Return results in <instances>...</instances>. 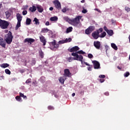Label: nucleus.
<instances>
[{
  "instance_id": "nucleus-1",
  "label": "nucleus",
  "mask_w": 130,
  "mask_h": 130,
  "mask_svg": "<svg viewBox=\"0 0 130 130\" xmlns=\"http://www.w3.org/2000/svg\"><path fill=\"white\" fill-rule=\"evenodd\" d=\"M86 53L83 50H80L76 52L72 53L71 55L72 56H74V60H79V61H81L82 63H83V56L82 55L79 54H85Z\"/></svg>"
},
{
  "instance_id": "nucleus-2",
  "label": "nucleus",
  "mask_w": 130,
  "mask_h": 130,
  "mask_svg": "<svg viewBox=\"0 0 130 130\" xmlns=\"http://www.w3.org/2000/svg\"><path fill=\"white\" fill-rule=\"evenodd\" d=\"M13 35H12V32L9 31L8 34L5 36L4 40H5L7 44H11L13 41Z\"/></svg>"
},
{
  "instance_id": "nucleus-3",
  "label": "nucleus",
  "mask_w": 130,
  "mask_h": 130,
  "mask_svg": "<svg viewBox=\"0 0 130 130\" xmlns=\"http://www.w3.org/2000/svg\"><path fill=\"white\" fill-rule=\"evenodd\" d=\"M82 19V17L80 16H77L75 18H74L73 19H71V22L73 26H78L79 24H81V22H80V20Z\"/></svg>"
},
{
  "instance_id": "nucleus-4",
  "label": "nucleus",
  "mask_w": 130,
  "mask_h": 130,
  "mask_svg": "<svg viewBox=\"0 0 130 130\" xmlns=\"http://www.w3.org/2000/svg\"><path fill=\"white\" fill-rule=\"evenodd\" d=\"M10 23L6 20H3L0 18V27L1 29H8Z\"/></svg>"
},
{
  "instance_id": "nucleus-5",
  "label": "nucleus",
  "mask_w": 130,
  "mask_h": 130,
  "mask_svg": "<svg viewBox=\"0 0 130 130\" xmlns=\"http://www.w3.org/2000/svg\"><path fill=\"white\" fill-rule=\"evenodd\" d=\"M53 4L54 5L55 7L57 10H60L61 9V5H60V2L58 0H55L53 2Z\"/></svg>"
},
{
  "instance_id": "nucleus-6",
  "label": "nucleus",
  "mask_w": 130,
  "mask_h": 130,
  "mask_svg": "<svg viewBox=\"0 0 130 130\" xmlns=\"http://www.w3.org/2000/svg\"><path fill=\"white\" fill-rule=\"evenodd\" d=\"M93 64L94 69L95 70H98V69H100V63L98 61L94 60L92 61Z\"/></svg>"
},
{
  "instance_id": "nucleus-7",
  "label": "nucleus",
  "mask_w": 130,
  "mask_h": 130,
  "mask_svg": "<svg viewBox=\"0 0 130 130\" xmlns=\"http://www.w3.org/2000/svg\"><path fill=\"white\" fill-rule=\"evenodd\" d=\"M50 46H54V48H58L59 47V45L58 44H56V41L55 40H53V42H51L49 43Z\"/></svg>"
},
{
  "instance_id": "nucleus-8",
  "label": "nucleus",
  "mask_w": 130,
  "mask_h": 130,
  "mask_svg": "<svg viewBox=\"0 0 130 130\" xmlns=\"http://www.w3.org/2000/svg\"><path fill=\"white\" fill-rule=\"evenodd\" d=\"M72 75V73H71V72H70V70L69 69H66L64 70V74L63 76L67 78V77H69L70 76Z\"/></svg>"
},
{
  "instance_id": "nucleus-9",
  "label": "nucleus",
  "mask_w": 130,
  "mask_h": 130,
  "mask_svg": "<svg viewBox=\"0 0 130 130\" xmlns=\"http://www.w3.org/2000/svg\"><path fill=\"white\" fill-rule=\"evenodd\" d=\"M24 43L27 42V43H29V44H32L34 42H35V40L32 38H26L24 40Z\"/></svg>"
},
{
  "instance_id": "nucleus-10",
  "label": "nucleus",
  "mask_w": 130,
  "mask_h": 130,
  "mask_svg": "<svg viewBox=\"0 0 130 130\" xmlns=\"http://www.w3.org/2000/svg\"><path fill=\"white\" fill-rule=\"evenodd\" d=\"M93 45L96 49H100V47L101 46V43L99 41L94 42Z\"/></svg>"
},
{
  "instance_id": "nucleus-11",
  "label": "nucleus",
  "mask_w": 130,
  "mask_h": 130,
  "mask_svg": "<svg viewBox=\"0 0 130 130\" xmlns=\"http://www.w3.org/2000/svg\"><path fill=\"white\" fill-rule=\"evenodd\" d=\"M79 49L80 48H79V47L75 46V47L69 49V51H70V52H75V51H78V50H79Z\"/></svg>"
},
{
  "instance_id": "nucleus-12",
  "label": "nucleus",
  "mask_w": 130,
  "mask_h": 130,
  "mask_svg": "<svg viewBox=\"0 0 130 130\" xmlns=\"http://www.w3.org/2000/svg\"><path fill=\"white\" fill-rule=\"evenodd\" d=\"M40 40L41 42L43 43V45L44 46H45V45H46V40L45 39L44 36H41V37H40Z\"/></svg>"
},
{
  "instance_id": "nucleus-13",
  "label": "nucleus",
  "mask_w": 130,
  "mask_h": 130,
  "mask_svg": "<svg viewBox=\"0 0 130 130\" xmlns=\"http://www.w3.org/2000/svg\"><path fill=\"white\" fill-rule=\"evenodd\" d=\"M92 36L93 39H97L99 37V32H98L96 30L92 33Z\"/></svg>"
},
{
  "instance_id": "nucleus-14",
  "label": "nucleus",
  "mask_w": 130,
  "mask_h": 130,
  "mask_svg": "<svg viewBox=\"0 0 130 130\" xmlns=\"http://www.w3.org/2000/svg\"><path fill=\"white\" fill-rule=\"evenodd\" d=\"M58 80L59 82L61 83L62 85H63V84H64V81L67 80V78L66 77V76H63L59 78Z\"/></svg>"
},
{
  "instance_id": "nucleus-15",
  "label": "nucleus",
  "mask_w": 130,
  "mask_h": 130,
  "mask_svg": "<svg viewBox=\"0 0 130 130\" xmlns=\"http://www.w3.org/2000/svg\"><path fill=\"white\" fill-rule=\"evenodd\" d=\"M0 45L4 48H6V43H5V40L2 37H0Z\"/></svg>"
},
{
  "instance_id": "nucleus-16",
  "label": "nucleus",
  "mask_w": 130,
  "mask_h": 130,
  "mask_svg": "<svg viewBox=\"0 0 130 130\" xmlns=\"http://www.w3.org/2000/svg\"><path fill=\"white\" fill-rule=\"evenodd\" d=\"M37 9L39 13H42V12L44 11L43 8H42L41 6L40 5H37Z\"/></svg>"
},
{
  "instance_id": "nucleus-17",
  "label": "nucleus",
  "mask_w": 130,
  "mask_h": 130,
  "mask_svg": "<svg viewBox=\"0 0 130 130\" xmlns=\"http://www.w3.org/2000/svg\"><path fill=\"white\" fill-rule=\"evenodd\" d=\"M29 10L30 12H31V13H33L34 12H35L36 10H37V8L35 6H32V7L29 8Z\"/></svg>"
},
{
  "instance_id": "nucleus-18",
  "label": "nucleus",
  "mask_w": 130,
  "mask_h": 130,
  "mask_svg": "<svg viewBox=\"0 0 130 130\" xmlns=\"http://www.w3.org/2000/svg\"><path fill=\"white\" fill-rule=\"evenodd\" d=\"M16 17H17L18 22H21V21H22V17L21 14H20V13H17L16 15Z\"/></svg>"
},
{
  "instance_id": "nucleus-19",
  "label": "nucleus",
  "mask_w": 130,
  "mask_h": 130,
  "mask_svg": "<svg viewBox=\"0 0 130 130\" xmlns=\"http://www.w3.org/2000/svg\"><path fill=\"white\" fill-rule=\"evenodd\" d=\"M50 21L52 22H56L58 20V18L57 16L52 17L50 18Z\"/></svg>"
},
{
  "instance_id": "nucleus-20",
  "label": "nucleus",
  "mask_w": 130,
  "mask_h": 130,
  "mask_svg": "<svg viewBox=\"0 0 130 130\" xmlns=\"http://www.w3.org/2000/svg\"><path fill=\"white\" fill-rule=\"evenodd\" d=\"M105 31H106L107 33L110 36H112L113 35V30H106L105 29Z\"/></svg>"
},
{
  "instance_id": "nucleus-21",
  "label": "nucleus",
  "mask_w": 130,
  "mask_h": 130,
  "mask_svg": "<svg viewBox=\"0 0 130 130\" xmlns=\"http://www.w3.org/2000/svg\"><path fill=\"white\" fill-rule=\"evenodd\" d=\"M1 67L3 69H6V68H8V67H10V64L7 63H4L2 64V65H1Z\"/></svg>"
},
{
  "instance_id": "nucleus-22",
  "label": "nucleus",
  "mask_w": 130,
  "mask_h": 130,
  "mask_svg": "<svg viewBox=\"0 0 130 130\" xmlns=\"http://www.w3.org/2000/svg\"><path fill=\"white\" fill-rule=\"evenodd\" d=\"M84 64L85 66H88L89 67H87L88 71H92V66L90 65L89 63H88L86 62H84Z\"/></svg>"
},
{
  "instance_id": "nucleus-23",
  "label": "nucleus",
  "mask_w": 130,
  "mask_h": 130,
  "mask_svg": "<svg viewBox=\"0 0 130 130\" xmlns=\"http://www.w3.org/2000/svg\"><path fill=\"white\" fill-rule=\"evenodd\" d=\"M39 54L41 58H43L44 57V53H43L42 50H41L39 51Z\"/></svg>"
},
{
  "instance_id": "nucleus-24",
  "label": "nucleus",
  "mask_w": 130,
  "mask_h": 130,
  "mask_svg": "<svg viewBox=\"0 0 130 130\" xmlns=\"http://www.w3.org/2000/svg\"><path fill=\"white\" fill-rule=\"evenodd\" d=\"M33 22H35L36 25H39L40 24V22H39V19H38L37 18H35Z\"/></svg>"
},
{
  "instance_id": "nucleus-25",
  "label": "nucleus",
  "mask_w": 130,
  "mask_h": 130,
  "mask_svg": "<svg viewBox=\"0 0 130 130\" xmlns=\"http://www.w3.org/2000/svg\"><path fill=\"white\" fill-rule=\"evenodd\" d=\"M73 31V27L70 26L69 27L67 28L66 30V33L68 34V33H70Z\"/></svg>"
},
{
  "instance_id": "nucleus-26",
  "label": "nucleus",
  "mask_w": 130,
  "mask_h": 130,
  "mask_svg": "<svg viewBox=\"0 0 130 130\" xmlns=\"http://www.w3.org/2000/svg\"><path fill=\"white\" fill-rule=\"evenodd\" d=\"M20 27H21V21H17V23L15 27V30H18Z\"/></svg>"
},
{
  "instance_id": "nucleus-27",
  "label": "nucleus",
  "mask_w": 130,
  "mask_h": 130,
  "mask_svg": "<svg viewBox=\"0 0 130 130\" xmlns=\"http://www.w3.org/2000/svg\"><path fill=\"white\" fill-rule=\"evenodd\" d=\"M48 31H49V29H48V28H43L41 30V33H47V32H48Z\"/></svg>"
},
{
  "instance_id": "nucleus-28",
  "label": "nucleus",
  "mask_w": 130,
  "mask_h": 130,
  "mask_svg": "<svg viewBox=\"0 0 130 130\" xmlns=\"http://www.w3.org/2000/svg\"><path fill=\"white\" fill-rule=\"evenodd\" d=\"M88 29L90 32H93L94 30H95V26H90L88 27Z\"/></svg>"
},
{
  "instance_id": "nucleus-29",
  "label": "nucleus",
  "mask_w": 130,
  "mask_h": 130,
  "mask_svg": "<svg viewBox=\"0 0 130 130\" xmlns=\"http://www.w3.org/2000/svg\"><path fill=\"white\" fill-rule=\"evenodd\" d=\"M106 36V32L105 31L103 32L101 35H99V37L101 38H104Z\"/></svg>"
},
{
  "instance_id": "nucleus-30",
  "label": "nucleus",
  "mask_w": 130,
  "mask_h": 130,
  "mask_svg": "<svg viewBox=\"0 0 130 130\" xmlns=\"http://www.w3.org/2000/svg\"><path fill=\"white\" fill-rule=\"evenodd\" d=\"M111 45L112 48H113V49H114L115 50H117V49H118L117 46H116V45H115V44L112 43V44H111Z\"/></svg>"
},
{
  "instance_id": "nucleus-31",
  "label": "nucleus",
  "mask_w": 130,
  "mask_h": 130,
  "mask_svg": "<svg viewBox=\"0 0 130 130\" xmlns=\"http://www.w3.org/2000/svg\"><path fill=\"white\" fill-rule=\"evenodd\" d=\"M63 19L64 21H66V22H70V23L71 21L72 20V19H70L68 16L64 17Z\"/></svg>"
},
{
  "instance_id": "nucleus-32",
  "label": "nucleus",
  "mask_w": 130,
  "mask_h": 130,
  "mask_svg": "<svg viewBox=\"0 0 130 130\" xmlns=\"http://www.w3.org/2000/svg\"><path fill=\"white\" fill-rule=\"evenodd\" d=\"M26 25H30L31 24V19L27 18L26 20Z\"/></svg>"
},
{
  "instance_id": "nucleus-33",
  "label": "nucleus",
  "mask_w": 130,
  "mask_h": 130,
  "mask_svg": "<svg viewBox=\"0 0 130 130\" xmlns=\"http://www.w3.org/2000/svg\"><path fill=\"white\" fill-rule=\"evenodd\" d=\"M19 96L20 97H22L23 99H27V96L24 95L22 92H19Z\"/></svg>"
},
{
  "instance_id": "nucleus-34",
  "label": "nucleus",
  "mask_w": 130,
  "mask_h": 130,
  "mask_svg": "<svg viewBox=\"0 0 130 130\" xmlns=\"http://www.w3.org/2000/svg\"><path fill=\"white\" fill-rule=\"evenodd\" d=\"M6 16L7 19H9V18H10V17H11V13L9 12H6Z\"/></svg>"
},
{
  "instance_id": "nucleus-35",
  "label": "nucleus",
  "mask_w": 130,
  "mask_h": 130,
  "mask_svg": "<svg viewBox=\"0 0 130 130\" xmlns=\"http://www.w3.org/2000/svg\"><path fill=\"white\" fill-rule=\"evenodd\" d=\"M91 32L90 31V30L87 28L85 30V34H87V35H89V34H91Z\"/></svg>"
},
{
  "instance_id": "nucleus-36",
  "label": "nucleus",
  "mask_w": 130,
  "mask_h": 130,
  "mask_svg": "<svg viewBox=\"0 0 130 130\" xmlns=\"http://www.w3.org/2000/svg\"><path fill=\"white\" fill-rule=\"evenodd\" d=\"M15 99H16V100H17V101H19V102H20V101H21V100H22V98H21V96H20V95L16 96L15 97Z\"/></svg>"
},
{
  "instance_id": "nucleus-37",
  "label": "nucleus",
  "mask_w": 130,
  "mask_h": 130,
  "mask_svg": "<svg viewBox=\"0 0 130 130\" xmlns=\"http://www.w3.org/2000/svg\"><path fill=\"white\" fill-rule=\"evenodd\" d=\"M63 43H67V41H66V40H65L59 41L58 42L59 44H63Z\"/></svg>"
},
{
  "instance_id": "nucleus-38",
  "label": "nucleus",
  "mask_w": 130,
  "mask_h": 130,
  "mask_svg": "<svg viewBox=\"0 0 130 130\" xmlns=\"http://www.w3.org/2000/svg\"><path fill=\"white\" fill-rule=\"evenodd\" d=\"M30 83H32V79L31 78L27 79L25 82L26 84H30Z\"/></svg>"
},
{
  "instance_id": "nucleus-39",
  "label": "nucleus",
  "mask_w": 130,
  "mask_h": 130,
  "mask_svg": "<svg viewBox=\"0 0 130 130\" xmlns=\"http://www.w3.org/2000/svg\"><path fill=\"white\" fill-rule=\"evenodd\" d=\"M98 32H99V34H100V33H102V32H103V28H100V29L96 30Z\"/></svg>"
},
{
  "instance_id": "nucleus-40",
  "label": "nucleus",
  "mask_w": 130,
  "mask_h": 130,
  "mask_svg": "<svg viewBox=\"0 0 130 130\" xmlns=\"http://www.w3.org/2000/svg\"><path fill=\"white\" fill-rule=\"evenodd\" d=\"M48 109L49 110H54V107H53V106H49L48 107Z\"/></svg>"
},
{
  "instance_id": "nucleus-41",
  "label": "nucleus",
  "mask_w": 130,
  "mask_h": 130,
  "mask_svg": "<svg viewBox=\"0 0 130 130\" xmlns=\"http://www.w3.org/2000/svg\"><path fill=\"white\" fill-rule=\"evenodd\" d=\"M129 76V72H126L124 74V77L125 78H127Z\"/></svg>"
},
{
  "instance_id": "nucleus-42",
  "label": "nucleus",
  "mask_w": 130,
  "mask_h": 130,
  "mask_svg": "<svg viewBox=\"0 0 130 130\" xmlns=\"http://www.w3.org/2000/svg\"><path fill=\"white\" fill-rule=\"evenodd\" d=\"M5 73L7 75H10L11 74V71L9 69H6L5 70Z\"/></svg>"
},
{
  "instance_id": "nucleus-43",
  "label": "nucleus",
  "mask_w": 130,
  "mask_h": 130,
  "mask_svg": "<svg viewBox=\"0 0 130 130\" xmlns=\"http://www.w3.org/2000/svg\"><path fill=\"white\" fill-rule=\"evenodd\" d=\"M65 41H66V43H68V42H71L72 41V38H69V39L67 38L65 40Z\"/></svg>"
},
{
  "instance_id": "nucleus-44",
  "label": "nucleus",
  "mask_w": 130,
  "mask_h": 130,
  "mask_svg": "<svg viewBox=\"0 0 130 130\" xmlns=\"http://www.w3.org/2000/svg\"><path fill=\"white\" fill-rule=\"evenodd\" d=\"M125 10L126 11V12H127V13H128V12H130V8L128 7H125Z\"/></svg>"
},
{
  "instance_id": "nucleus-45",
  "label": "nucleus",
  "mask_w": 130,
  "mask_h": 130,
  "mask_svg": "<svg viewBox=\"0 0 130 130\" xmlns=\"http://www.w3.org/2000/svg\"><path fill=\"white\" fill-rule=\"evenodd\" d=\"M68 60L69 62H71V61H73V60H74V58H73V57H69L68 58Z\"/></svg>"
},
{
  "instance_id": "nucleus-46",
  "label": "nucleus",
  "mask_w": 130,
  "mask_h": 130,
  "mask_svg": "<svg viewBox=\"0 0 130 130\" xmlns=\"http://www.w3.org/2000/svg\"><path fill=\"white\" fill-rule=\"evenodd\" d=\"M28 5L23 6L21 10H27L28 9Z\"/></svg>"
},
{
  "instance_id": "nucleus-47",
  "label": "nucleus",
  "mask_w": 130,
  "mask_h": 130,
  "mask_svg": "<svg viewBox=\"0 0 130 130\" xmlns=\"http://www.w3.org/2000/svg\"><path fill=\"white\" fill-rule=\"evenodd\" d=\"M88 58H93V55L92 54H88Z\"/></svg>"
},
{
  "instance_id": "nucleus-48",
  "label": "nucleus",
  "mask_w": 130,
  "mask_h": 130,
  "mask_svg": "<svg viewBox=\"0 0 130 130\" xmlns=\"http://www.w3.org/2000/svg\"><path fill=\"white\" fill-rule=\"evenodd\" d=\"M27 11L26 10H24L22 12V15H23V16H25V15H27Z\"/></svg>"
},
{
  "instance_id": "nucleus-49",
  "label": "nucleus",
  "mask_w": 130,
  "mask_h": 130,
  "mask_svg": "<svg viewBox=\"0 0 130 130\" xmlns=\"http://www.w3.org/2000/svg\"><path fill=\"white\" fill-rule=\"evenodd\" d=\"M99 78H101L102 79H104L105 78V75H100L99 76Z\"/></svg>"
},
{
  "instance_id": "nucleus-50",
  "label": "nucleus",
  "mask_w": 130,
  "mask_h": 130,
  "mask_svg": "<svg viewBox=\"0 0 130 130\" xmlns=\"http://www.w3.org/2000/svg\"><path fill=\"white\" fill-rule=\"evenodd\" d=\"M61 11L62 13H66L67 12V8H63Z\"/></svg>"
},
{
  "instance_id": "nucleus-51",
  "label": "nucleus",
  "mask_w": 130,
  "mask_h": 130,
  "mask_svg": "<svg viewBox=\"0 0 130 130\" xmlns=\"http://www.w3.org/2000/svg\"><path fill=\"white\" fill-rule=\"evenodd\" d=\"M82 12L83 14H86L87 11V10L83 9Z\"/></svg>"
},
{
  "instance_id": "nucleus-52",
  "label": "nucleus",
  "mask_w": 130,
  "mask_h": 130,
  "mask_svg": "<svg viewBox=\"0 0 130 130\" xmlns=\"http://www.w3.org/2000/svg\"><path fill=\"white\" fill-rule=\"evenodd\" d=\"M100 81L101 83H103L105 81V80L104 79L102 78V79H100Z\"/></svg>"
},
{
  "instance_id": "nucleus-53",
  "label": "nucleus",
  "mask_w": 130,
  "mask_h": 130,
  "mask_svg": "<svg viewBox=\"0 0 130 130\" xmlns=\"http://www.w3.org/2000/svg\"><path fill=\"white\" fill-rule=\"evenodd\" d=\"M49 21H47L46 23H45V25L46 26H49Z\"/></svg>"
},
{
  "instance_id": "nucleus-54",
  "label": "nucleus",
  "mask_w": 130,
  "mask_h": 130,
  "mask_svg": "<svg viewBox=\"0 0 130 130\" xmlns=\"http://www.w3.org/2000/svg\"><path fill=\"white\" fill-rule=\"evenodd\" d=\"M94 11H96L97 12H98L99 13H100L101 11H100V10L97 9V8H95L94 9Z\"/></svg>"
},
{
  "instance_id": "nucleus-55",
  "label": "nucleus",
  "mask_w": 130,
  "mask_h": 130,
  "mask_svg": "<svg viewBox=\"0 0 130 130\" xmlns=\"http://www.w3.org/2000/svg\"><path fill=\"white\" fill-rule=\"evenodd\" d=\"M105 95H106V96H109V92H106L105 93Z\"/></svg>"
},
{
  "instance_id": "nucleus-56",
  "label": "nucleus",
  "mask_w": 130,
  "mask_h": 130,
  "mask_svg": "<svg viewBox=\"0 0 130 130\" xmlns=\"http://www.w3.org/2000/svg\"><path fill=\"white\" fill-rule=\"evenodd\" d=\"M49 10L50 11H53V7H50L49 8Z\"/></svg>"
},
{
  "instance_id": "nucleus-57",
  "label": "nucleus",
  "mask_w": 130,
  "mask_h": 130,
  "mask_svg": "<svg viewBox=\"0 0 130 130\" xmlns=\"http://www.w3.org/2000/svg\"><path fill=\"white\" fill-rule=\"evenodd\" d=\"M117 69L118 70H120V71H121V67H119V66H117Z\"/></svg>"
},
{
  "instance_id": "nucleus-58",
  "label": "nucleus",
  "mask_w": 130,
  "mask_h": 130,
  "mask_svg": "<svg viewBox=\"0 0 130 130\" xmlns=\"http://www.w3.org/2000/svg\"><path fill=\"white\" fill-rule=\"evenodd\" d=\"M81 3H85V0H82V1H81Z\"/></svg>"
},
{
  "instance_id": "nucleus-59",
  "label": "nucleus",
  "mask_w": 130,
  "mask_h": 130,
  "mask_svg": "<svg viewBox=\"0 0 130 130\" xmlns=\"http://www.w3.org/2000/svg\"><path fill=\"white\" fill-rule=\"evenodd\" d=\"M75 95H76V93H72L73 97H74Z\"/></svg>"
},
{
  "instance_id": "nucleus-60",
  "label": "nucleus",
  "mask_w": 130,
  "mask_h": 130,
  "mask_svg": "<svg viewBox=\"0 0 130 130\" xmlns=\"http://www.w3.org/2000/svg\"><path fill=\"white\" fill-rule=\"evenodd\" d=\"M3 6L2 4H0V9H2V6Z\"/></svg>"
},
{
  "instance_id": "nucleus-61",
  "label": "nucleus",
  "mask_w": 130,
  "mask_h": 130,
  "mask_svg": "<svg viewBox=\"0 0 130 130\" xmlns=\"http://www.w3.org/2000/svg\"><path fill=\"white\" fill-rule=\"evenodd\" d=\"M107 29V28L106 26H105V27H104V29H105V30H107V29Z\"/></svg>"
},
{
  "instance_id": "nucleus-62",
  "label": "nucleus",
  "mask_w": 130,
  "mask_h": 130,
  "mask_svg": "<svg viewBox=\"0 0 130 130\" xmlns=\"http://www.w3.org/2000/svg\"><path fill=\"white\" fill-rule=\"evenodd\" d=\"M2 77H3V78H4V76H2Z\"/></svg>"
}]
</instances>
